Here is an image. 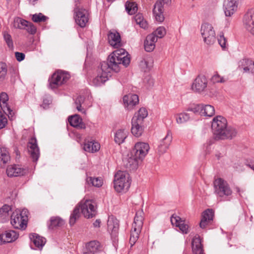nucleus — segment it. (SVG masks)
I'll list each match as a JSON object with an SVG mask.
<instances>
[{"label": "nucleus", "mask_w": 254, "mask_h": 254, "mask_svg": "<svg viewBox=\"0 0 254 254\" xmlns=\"http://www.w3.org/2000/svg\"><path fill=\"white\" fill-rule=\"evenodd\" d=\"M84 102V98L82 96H78L75 100L74 104L75 105H81Z\"/></svg>", "instance_id": "e2e57ef3"}, {"label": "nucleus", "mask_w": 254, "mask_h": 254, "mask_svg": "<svg viewBox=\"0 0 254 254\" xmlns=\"http://www.w3.org/2000/svg\"><path fill=\"white\" fill-rule=\"evenodd\" d=\"M127 136V131L123 129H118L115 134V141L120 144L122 143Z\"/></svg>", "instance_id": "7c9ffc66"}, {"label": "nucleus", "mask_w": 254, "mask_h": 254, "mask_svg": "<svg viewBox=\"0 0 254 254\" xmlns=\"http://www.w3.org/2000/svg\"><path fill=\"white\" fill-rule=\"evenodd\" d=\"M199 226L202 229H205L206 228V210H204L201 214Z\"/></svg>", "instance_id": "09e8293b"}, {"label": "nucleus", "mask_w": 254, "mask_h": 254, "mask_svg": "<svg viewBox=\"0 0 254 254\" xmlns=\"http://www.w3.org/2000/svg\"><path fill=\"white\" fill-rule=\"evenodd\" d=\"M86 182L88 184L98 188L101 187L103 184L102 180L100 178L87 177Z\"/></svg>", "instance_id": "ea45409f"}, {"label": "nucleus", "mask_w": 254, "mask_h": 254, "mask_svg": "<svg viewBox=\"0 0 254 254\" xmlns=\"http://www.w3.org/2000/svg\"><path fill=\"white\" fill-rule=\"evenodd\" d=\"M108 37L109 43L111 46L115 48H118L122 46L121 36L117 31H110Z\"/></svg>", "instance_id": "6ab92c4d"}, {"label": "nucleus", "mask_w": 254, "mask_h": 254, "mask_svg": "<svg viewBox=\"0 0 254 254\" xmlns=\"http://www.w3.org/2000/svg\"><path fill=\"white\" fill-rule=\"evenodd\" d=\"M24 29L31 35L35 34L37 31L36 26L32 23L28 21H27V24H26L25 28Z\"/></svg>", "instance_id": "8fccbe9b"}, {"label": "nucleus", "mask_w": 254, "mask_h": 254, "mask_svg": "<svg viewBox=\"0 0 254 254\" xmlns=\"http://www.w3.org/2000/svg\"><path fill=\"white\" fill-rule=\"evenodd\" d=\"M215 193L220 197L228 196L232 191L228 183L221 178H218L214 182Z\"/></svg>", "instance_id": "6e6552de"}, {"label": "nucleus", "mask_w": 254, "mask_h": 254, "mask_svg": "<svg viewBox=\"0 0 254 254\" xmlns=\"http://www.w3.org/2000/svg\"><path fill=\"white\" fill-rule=\"evenodd\" d=\"M206 105L203 104H190L187 109V111L192 112L196 115H199L200 116H206Z\"/></svg>", "instance_id": "4be33fe9"}, {"label": "nucleus", "mask_w": 254, "mask_h": 254, "mask_svg": "<svg viewBox=\"0 0 254 254\" xmlns=\"http://www.w3.org/2000/svg\"><path fill=\"white\" fill-rule=\"evenodd\" d=\"M134 20L136 24H138L140 27L143 29H146L148 27V23L147 21L144 19L142 14L138 13L135 15Z\"/></svg>", "instance_id": "58836bf2"}, {"label": "nucleus", "mask_w": 254, "mask_h": 254, "mask_svg": "<svg viewBox=\"0 0 254 254\" xmlns=\"http://www.w3.org/2000/svg\"><path fill=\"white\" fill-rule=\"evenodd\" d=\"M171 3V0H158L155 3V5L157 6H160V7L164 8L170 5Z\"/></svg>", "instance_id": "603ef678"}, {"label": "nucleus", "mask_w": 254, "mask_h": 254, "mask_svg": "<svg viewBox=\"0 0 254 254\" xmlns=\"http://www.w3.org/2000/svg\"><path fill=\"white\" fill-rule=\"evenodd\" d=\"M206 87V77L203 74L198 75L191 85V89L197 93L204 91Z\"/></svg>", "instance_id": "f8f14e48"}, {"label": "nucleus", "mask_w": 254, "mask_h": 254, "mask_svg": "<svg viewBox=\"0 0 254 254\" xmlns=\"http://www.w3.org/2000/svg\"><path fill=\"white\" fill-rule=\"evenodd\" d=\"M18 236V233L14 230H8L5 232V238H6L7 243H11L15 241Z\"/></svg>", "instance_id": "c9c22d12"}, {"label": "nucleus", "mask_w": 254, "mask_h": 254, "mask_svg": "<svg viewBox=\"0 0 254 254\" xmlns=\"http://www.w3.org/2000/svg\"><path fill=\"white\" fill-rule=\"evenodd\" d=\"M215 114L214 107L211 105H207V117H212Z\"/></svg>", "instance_id": "bf43d9fd"}, {"label": "nucleus", "mask_w": 254, "mask_h": 254, "mask_svg": "<svg viewBox=\"0 0 254 254\" xmlns=\"http://www.w3.org/2000/svg\"><path fill=\"white\" fill-rule=\"evenodd\" d=\"M207 229H212L215 227L213 221L214 217V211L212 209H207Z\"/></svg>", "instance_id": "e433bc0d"}, {"label": "nucleus", "mask_w": 254, "mask_h": 254, "mask_svg": "<svg viewBox=\"0 0 254 254\" xmlns=\"http://www.w3.org/2000/svg\"><path fill=\"white\" fill-rule=\"evenodd\" d=\"M212 132L215 140L232 139L237 136L236 127L228 125L227 120L222 116L214 117L211 122Z\"/></svg>", "instance_id": "f03ea898"}, {"label": "nucleus", "mask_w": 254, "mask_h": 254, "mask_svg": "<svg viewBox=\"0 0 254 254\" xmlns=\"http://www.w3.org/2000/svg\"><path fill=\"white\" fill-rule=\"evenodd\" d=\"M151 34H153L157 39L161 38L165 35L166 30L163 27H159Z\"/></svg>", "instance_id": "de8ad7c7"}, {"label": "nucleus", "mask_w": 254, "mask_h": 254, "mask_svg": "<svg viewBox=\"0 0 254 254\" xmlns=\"http://www.w3.org/2000/svg\"><path fill=\"white\" fill-rule=\"evenodd\" d=\"M172 140V135L170 131H168L165 137L162 139L158 144L156 149V152L159 157L161 155L165 153L168 149Z\"/></svg>", "instance_id": "4468645a"}, {"label": "nucleus", "mask_w": 254, "mask_h": 254, "mask_svg": "<svg viewBox=\"0 0 254 254\" xmlns=\"http://www.w3.org/2000/svg\"><path fill=\"white\" fill-rule=\"evenodd\" d=\"M87 252L83 254H94L100 249V243L98 241H91L86 245Z\"/></svg>", "instance_id": "c85d7f7f"}, {"label": "nucleus", "mask_w": 254, "mask_h": 254, "mask_svg": "<svg viewBox=\"0 0 254 254\" xmlns=\"http://www.w3.org/2000/svg\"><path fill=\"white\" fill-rule=\"evenodd\" d=\"M206 31V25L205 23H203L201 25L200 28L201 35L203 38V41L205 42L206 41V37L205 35V32Z\"/></svg>", "instance_id": "13d9d810"}, {"label": "nucleus", "mask_w": 254, "mask_h": 254, "mask_svg": "<svg viewBox=\"0 0 254 254\" xmlns=\"http://www.w3.org/2000/svg\"><path fill=\"white\" fill-rule=\"evenodd\" d=\"M68 122L70 126L79 127L80 128H85V125L82 122V119L79 115H75L68 118Z\"/></svg>", "instance_id": "cd10ccee"}, {"label": "nucleus", "mask_w": 254, "mask_h": 254, "mask_svg": "<svg viewBox=\"0 0 254 254\" xmlns=\"http://www.w3.org/2000/svg\"><path fill=\"white\" fill-rule=\"evenodd\" d=\"M190 119V115L187 113H181L176 115V120L178 124H183Z\"/></svg>", "instance_id": "a19ab883"}, {"label": "nucleus", "mask_w": 254, "mask_h": 254, "mask_svg": "<svg viewBox=\"0 0 254 254\" xmlns=\"http://www.w3.org/2000/svg\"><path fill=\"white\" fill-rule=\"evenodd\" d=\"M157 41V38L153 34L148 35L144 43L145 50L147 52H152L155 48V43Z\"/></svg>", "instance_id": "bb28decb"}, {"label": "nucleus", "mask_w": 254, "mask_h": 254, "mask_svg": "<svg viewBox=\"0 0 254 254\" xmlns=\"http://www.w3.org/2000/svg\"><path fill=\"white\" fill-rule=\"evenodd\" d=\"M125 6L127 11L130 15L135 14L138 9L137 4L133 2L127 1Z\"/></svg>", "instance_id": "4c0bfd02"}, {"label": "nucleus", "mask_w": 254, "mask_h": 254, "mask_svg": "<svg viewBox=\"0 0 254 254\" xmlns=\"http://www.w3.org/2000/svg\"><path fill=\"white\" fill-rule=\"evenodd\" d=\"M100 148V144L95 140L92 138L85 139L83 149L85 151L94 153L99 150Z\"/></svg>", "instance_id": "aec40b11"}, {"label": "nucleus", "mask_w": 254, "mask_h": 254, "mask_svg": "<svg viewBox=\"0 0 254 254\" xmlns=\"http://www.w3.org/2000/svg\"><path fill=\"white\" fill-rule=\"evenodd\" d=\"M114 177V188L117 192L128 190L130 186L131 179L127 172L118 171Z\"/></svg>", "instance_id": "20e7f679"}, {"label": "nucleus", "mask_w": 254, "mask_h": 254, "mask_svg": "<svg viewBox=\"0 0 254 254\" xmlns=\"http://www.w3.org/2000/svg\"><path fill=\"white\" fill-rule=\"evenodd\" d=\"M28 172V169L22 168L19 165H8L6 168L7 175L9 177H16L26 175Z\"/></svg>", "instance_id": "9d476101"}, {"label": "nucleus", "mask_w": 254, "mask_h": 254, "mask_svg": "<svg viewBox=\"0 0 254 254\" xmlns=\"http://www.w3.org/2000/svg\"><path fill=\"white\" fill-rule=\"evenodd\" d=\"M8 95L5 92H1L0 94V107L2 111L10 118V116L12 117L13 112L8 105Z\"/></svg>", "instance_id": "f3484780"}, {"label": "nucleus", "mask_w": 254, "mask_h": 254, "mask_svg": "<svg viewBox=\"0 0 254 254\" xmlns=\"http://www.w3.org/2000/svg\"><path fill=\"white\" fill-rule=\"evenodd\" d=\"M7 66L5 63L0 62V82L3 81L7 75Z\"/></svg>", "instance_id": "c03bdc74"}, {"label": "nucleus", "mask_w": 254, "mask_h": 254, "mask_svg": "<svg viewBox=\"0 0 254 254\" xmlns=\"http://www.w3.org/2000/svg\"><path fill=\"white\" fill-rule=\"evenodd\" d=\"M125 107L131 110L139 102L138 96L136 94H128L125 95L123 98Z\"/></svg>", "instance_id": "a211bd4d"}, {"label": "nucleus", "mask_w": 254, "mask_h": 254, "mask_svg": "<svg viewBox=\"0 0 254 254\" xmlns=\"http://www.w3.org/2000/svg\"><path fill=\"white\" fill-rule=\"evenodd\" d=\"M29 153L32 159H39L40 157V150L37 144V141L35 136L29 139L27 144Z\"/></svg>", "instance_id": "dca6fc26"}, {"label": "nucleus", "mask_w": 254, "mask_h": 254, "mask_svg": "<svg viewBox=\"0 0 254 254\" xmlns=\"http://www.w3.org/2000/svg\"><path fill=\"white\" fill-rule=\"evenodd\" d=\"M242 64H245L246 66L243 67L245 72L250 71L254 73V62L251 60L244 59L241 61Z\"/></svg>", "instance_id": "79ce46f5"}, {"label": "nucleus", "mask_w": 254, "mask_h": 254, "mask_svg": "<svg viewBox=\"0 0 254 254\" xmlns=\"http://www.w3.org/2000/svg\"><path fill=\"white\" fill-rule=\"evenodd\" d=\"M239 0H224L223 10L226 16H231L238 10Z\"/></svg>", "instance_id": "9b49d317"}, {"label": "nucleus", "mask_w": 254, "mask_h": 254, "mask_svg": "<svg viewBox=\"0 0 254 254\" xmlns=\"http://www.w3.org/2000/svg\"><path fill=\"white\" fill-rule=\"evenodd\" d=\"M149 149V145L147 143L137 142L135 143L132 151V153L134 154L133 159H143L148 154Z\"/></svg>", "instance_id": "1a4fd4ad"}, {"label": "nucleus", "mask_w": 254, "mask_h": 254, "mask_svg": "<svg viewBox=\"0 0 254 254\" xmlns=\"http://www.w3.org/2000/svg\"><path fill=\"white\" fill-rule=\"evenodd\" d=\"M164 9L163 8L160 7V6H157L154 5L153 12L156 21L160 22H162L164 21Z\"/></svg>", "instance_id": "2f4dec72"}, {"label": "nucleus", "mask_w": 254, "mask_h": 254, "mask_svg": "<svg viewBox=\"0 0 254 254\" xmlns=\"http://www.w3.org/2000/svg\"><path fill=\"white\" fill-rule=\"evenodd\" d=\"M211 81L214 83H223L225 80L223 77L220 76L218 73L214 74L211 79Z\"/></svg>", "instance_id": "5fc2aeb1"}, {"label": "nucleus", "mask_w": 254, "mask_h": 254, "mask_svg": "<svg viewBox=\"0 0 254 254\" xmlns=\"http://www.w3.org/2000/svg\"><path fill=\"white\" fill-rule=\"evenodd\" d=\"M148 115V112L145 108H141L137 113H136L132 119L135 118L136 121H138L139 120L140 123H143L144 119L147 117Z\"/></svg>", "instance_id": "f704fd0d"}, {"label": "nucleus", "mask_w": 254, "mask_h": 254, "mask_svg": "<svg viewBox=\"0 0 254 254\" xmlns=\"http://www.w3.org/2000/svg\"><path fill=\"white\" fill-rule=\"evenodd\" d=\"M15 56L16 60L18 62L23 61L25 58V54L22 53L16 52L15 53Z\"/></svg>", "instance_id": "680f3d73"}, {"label": "nucleus", "mask_w": 254, "mask_h": 254, "mask_svg": "<svg viewBox=\"0 0 254 254\" xmlns=\"http://www.w3.org/2000/svg\"><path fill=\"white\" fill-rule=\"evenodd\" d=\"M171 222L173 225L179 227L183 233L187 234L189 232V226L184 223V221L182 220L180 217L175 214L172 215L171 217Z\"/></svg>", "instance_id": "5701e85b"}, {"label": "nucleus", "mask_w": 254, "mask_h": 254, "mask_svg": "<svg viewBox=\"0 0 254 254\" xmlns=\"http://www.w3.org/2000/svg\"><path fill=\"white\" fill-rule=\"evenodd\" d=\"M218 42L223 50H225L227 49V39L224 37L223 32L220 33L217 38Z\"/></svg>", "instance_id": "49530a36"}, {"label": "nucleus", "mask_w": 254, "mask_h": 254, "mask_svg": "<svg viewBox=\"0 0 254 254\" xmlns=\"http://www.w3.org/2000/svg\"><path fill=\"white\" fill-rule=\"evenodd\" d=\"M6 116L3 111H0V129L4 127L7 123Z\"/></svg>", "instance_id": "3c124183"}, {"label": "nucleus", "mask_w": 254, "mask_h": 254, "mask_svg": "<svg viewBox=\"0 0 254 254\" xmlns=\"http://www.w3.org/2000/svg\"><path fill=\"white\" fill-rule=\"evenodd\" d=\"M7 243L6 238H5V233L0 234V245H2Z\"/></svg>", "instance_id": "0e129e2a"}, {"label": "nucleus", "mask_w": 254, "mask_h": 254, "mask_svg": "<svg viewBox=\"0 0 254 254\" xmlns=\"http://www.w3.org/2000/svg\"><path fill=\"white\" fill-rule=\"evenodd\" d=\"M108 230L112 237H116L119 228L118 220L113 216L109 217L107 221Z\"/></svg>", "instance_id": "412c9836"}, {"label": "nucleus", "mask_w": 254, "mask_h": 254, "mask_svg": "<svg viewBox=\"0 0 254 254\" xmlns=\"http://www.w3.org/2000/svg\"><path fill=\"white\" fill-rule=\"evenodd\" d=\"M64 224V220L59 216H53L50 219V229H54L57 227H61Z\"/></svg>", "instance_id": "473e14b6"}, {"label": "nucleus", "mask_w": 254, "mask_h": 254, "mask_svg": "<svg viewBox=\"0 0 254 254\" xmlns=\"http://www.w3.org/2000/svg\"><path fill=\"white\" fill-rule=\"evenodd\" d=\"M26 24H27V21L20 17H15L12 23V27L19 29H25Z\"/></svg>", "instance_id": "72a5a7b5"}, {"label": "nucleus", "mask_w": 254, "mask_h": 254, "mask_svg": "<svg viewBox=\"0 0 254 254\" xmlns=\"http://www.w3.org/2000/svg\"><path fill=\"white\" fill-rule=\"evenodd\" d=\"M244 25L252 35L254 36V10H249L244 15L243 18Z\"/></svg>", "instance_id": "ddd939ff"}, {"label": "nucleus", "mask_w": 254, "mask_h": 254, "mask_svg": "<svg viewBox=\"0 0 254 254\" xmlns=\"http://www.w3.org/2000/svg\"><path fill=\"white\" fill-rule=\"evenodd\" d=\"M143 123H140V121H136L135 118L131 120V131L132 134L136 137L140 136L144 130L142 126Z\"/></svg>", "instance_id": "393cba45"}, {"label": "nucleus", "mask_w": 254, "mask_h": 254, "mask_svg": "<svg viewBox=\"0 0 254 254\" xmlns=\"http://www.w3.org/2000/svg\"><path fill=\"white\" fill-rule=\"evenodd\" d=\"M209 38L210 39L208 40L209 44H212L215 41V31L213 30V28L210 26L209 27Z\"/></svg>", "instance_id": "864d4df0"}, {"label": "nucleus", "mask_w": 254, "mask_h": 254, "mask_svg": "<svg viewBox=\"0 0 254 254\" xmlns=\"http://www.w3.org/2000/svg\"><path fill=\"white\" fill-rule=\"evenodd\" d=\"M81 212L87 219L92 218L97 214V205L95 201L90 199L82 200L75 207L69 218V224L73 225L80 216Z\"/></svg>", "instance_id": "7ed1b4c3"}, {"label": "nucleus", "mask_w": 254, "mask_h": 254, "mask_svg": "<svg viewBox=\"0 0 254 254\" xmlns=\"http://www.w3.org/2000/svg\"><path fill=\"white\" fill-rule=\"evenodd\" d=\"M192 251L194 254H203V251L200 237L196 234L191 241Z\"/></svg>", "instance_id": "b1692460"}, {"label": "nucleus", "mask_w": 254, "mask_h": 254, "mask_svg": "<svg viewBox=\"0 0 254 254\" xmlns=\"http://www.w3.org/2000/svg\"><path fill=\"white\" fill-rule=\"evenodd\" d=\"M138 160H120L119 164L121 167L127 171H133L137 169L138 166Z\"/></svg>", "instance_id": "a878e982"}, {"label": "nucleus", "mask_w": 254, "mask_h": 254, "mask_svg": "<svg viewBox=\"0 0 254 254\" xmlns=\"http://www.w3.org/2000/svg\"><path fill=\"white\" fill-rule=\"evenodd\" d=\"M19 212V215L21 217L23 220L27 222L28 221V215L29 212L27 209H23L21 211H18Z\"/></svg>", "instance_id": "4d7b16f0"}, {"label": "nucleus", "mask_w": 254, "mask_h": 254, "mask_svg": "<svg viewBox=\"0 0 254 254\" xmlns=\"http://www.w3.org/2000/svg\"><path fill=\"white\" fill-rule=\"evenodd\" d=\"M8 157L9 154L6 148L0 147V159H7Z\"/></svg>", "instance_id": "6e6d98bb"}, {"label": "nucleus", "mask_w": 254, "mask_h": 254, "mask_svg": "<svg viewBox=\"0 0 254 254\" xmlns=\"http://www.w3.org/2000/svg\"><path fill=\"white\" fill-rule=\"evenodd\" d=\"M124 49H120L112 52L108 57V62L101 63V67L98 70L97 76L92 82L95 86H100L108 80L111 70L117 72L120 70V65L127 66L130 63V58Z\"/></svg>", "instance_id": "f257e3e1"}, {"label": "nucleus", "mask_w": 254, "mask_h": 254, "mask_svg": "<svg viewBox=\"0 0 254 254\" xmlns=\"http://www.w3.org/2000/svg\"><path fill=\"white\" fill-rule=\"evenodd\" d=\"M143 220V212L142 210H138L136 212L134 218V221L132 225L130 231L129 243L132 246L138 240L139 235L141 232Z\"/></svg>", "instance_id": "39448f33"}, {"label": "nucleus", "mask_w": 254, "mask_h": 254, "mask_svg": "<svg viewBox=\"0 0 254 254\" xmlns=\"http://www.w3.org/2000/svg\"><path fill=\"white\" fill-rule=\"evenodd\" d=\"M74 18L75 23L81 28L85 27L89 21V13L88 11L75 3L74 9Z\"/></svg>", "instance_id": "0eeeda50"}, {"label": "nucleus", "mask_w": 254, "mask_h": 254, "mask_svg": "<svg viewBox=\"0 0 254 254\" xmlns=\"http://www.w3.org/2000/svg\"><path fill=\"white\" fill-rule=\"evenodd\" d=\"M0 210H2V213L5 216L9 215V211L10 210L11 208L8 205H4L2 208H0Z\"/></svg>", "instance_id": "052dcab7"}, {"label": "nucleus", "mask_w": 254, "mask_h": 254, "mask_svg": "<svg viewBox=\"0 0 254 254\" xmlns=\"http://www.w3.org/2000/svg\"><path fill=\"white\" fill-rule=\"evenodd\" d=\"M2 35L3 39L8 47L10 49H12L13 48V42L10 34L7 31H2Z\"/></svg>", "instance_id": "37998d69"}, {"label": "nucleus", "mask_w": 254, "mask_h": 254, "mask_svg": "<svg viewBox=\"0 0 254 254\" xmlns=\"http://www.w3.org/2000/svg\"><path fill=\"white\" fill-rule=\"evenodd\" d=\"M14 153H15L16 155V158H19L20 157V152L16 147H14Z\"/></svg>", "instance_id": "774afa93"}, {"label": "nucleus", "mask_w": 254, "mask_h": 254, "mask_svg": "<svg viewBox=\"0 0 254 254\" xmlns=\"http://www.w3.org/2000/svg\"><path fill=\"white\" fill-rule=\"evenodd\" d=\"M101 223V221L100 219H97L94 223L93 226L95 227H99Z\"/></svg>", "instance_id": "338daca9"}, {"label": "nucleus", "mask_w": 254, "mask_h": 254, "mask_svg": "<svg viewBox=\"0 0 254 254\" xmlns=\"http://www.w3.org/2000/svg\"><path fill=\"white\" fill-rule=\"evenodd\" d=\"M8 216L3 214L2 210L0 209V222H3Z\"/></svg>", "instance_id": "69168bd1"}, {"label": "nucleus", "mask_w": 254, "mask_h": 254, "mask_svg": "<svg viewBox=\"0 0 254 254\" xmlns=\"http://www.w3.org/2000/svg\"><path fill=\"white\" fill-rule=\"evenodd\" d=\"M69 73L65 71L58 70L49 79V87L52 89L62 86L70 78Z\"/></svg>", "instance_id": "423d86ee"}, {"label": "nucleus", "mask_w": 254, "mask_h": 254, "mask_svg": "<svg viewBox=\"0 0 254 254\" xmlns=\"http://www.w3.org/2000/svg\"><path fill=\"white\" fill-rule=\"evenodd\" d=\"M48 19V17L44 15L41 13L33 14L32 17V20L34 22L40 23L45 22Z\"/></svg>", "instance_id": "a18cd8bd"}, {"label": "nucleus", "mask_w": 254, "mask_h": 254, "mask_svg": "<svg viewBox=\"0 0 254 254\" xmlns=\"http://www.w3.org/2000/svg\"><path fill=\"white\" fill-rule=\"evenodd\" d=\"M19 215V212L17 210L12 213L11 215V224L13 228L18 229H25L27 227V223Z\"/></svg>", "instance_id": "2eb2a0df"}, {"label": "nucleus", "mask_w": 254, "mask_h": 254, "mask_svg": "<svg viewBox=\"0 0 254 254\" xmlns=\"http://www.w3.org/2000/svg\"><path fill=\"white\" fill-rule=\"evenodd\" d=\"M29 238L33 241L35 247L41 249L45 244V239L36 234H30Z\"/></svg>", "instance_id": "c756f323"}]
</instances>
